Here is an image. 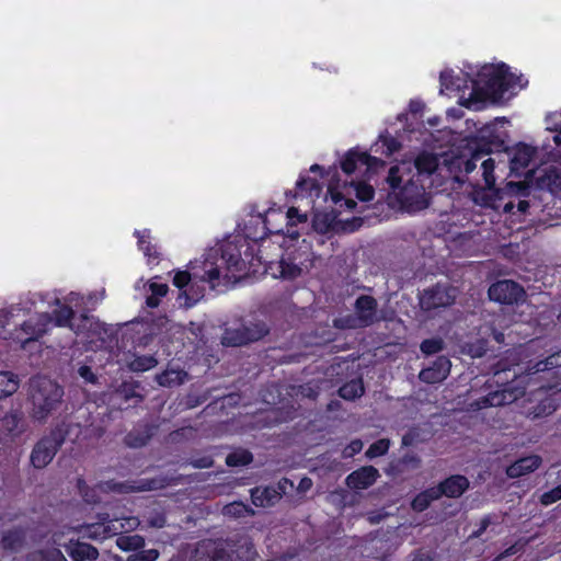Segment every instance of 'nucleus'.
Returning a JSON list of instances; mask_svg holds the SVG:
<instances>
[{
	"label": "nucleus",
	"mask_w": 561,
	"mask_h": 561,
	"mask_svg": "<svg viewBox=\"0 0 561 561\" xmlns=\"http://www.w3.org/2000/svg\"><path fill=\"white\" fill-rule=\"evenodd\" d=\"M93 296L84 298L78 293H70L62 299L56 298L53 316L48 313H39L31 317L25 321L12 336L14 343L21 347H25L27 343L36 341L46 333L53 325L69 327L80 342L85 344L90 350H96L103 346L110 333L108 330L93 317L82 314L78 320L72 321L73 311L93 306L91 302Z\"/></svg>",
	"instance_id": "nucleus-3"
},
{
	"label": "nucleus",
	"mask_w": 561,
	"mask_h": 561,
	"mask_svg": "<svg viewBox=\"0 0 561 561\" xmlns=\"http://www.w3.org/2000/svg\"><path fill=\"white\" fill-rule=\"evenodd\" d=\"M126 442L129 446H133V447H139V446H142L145 445L146 443V438H140V439H134L133 435L129 434L126 438Z\"/></svg>",
	"instance_id": "nucleus-55"
},
{
	"label": "nucleus",
	"mask_w": 561,
	"mask_h": 561,
	"mask_svg": "<svg viewBox=\"0 0 561 561\" xmlns=\"http://www.w3.org/2000/svg\"><path fill=\"white\" fill-rule=\"evenodd\" d=\"M411 561H432V559L427 552L417 551L412 556Z\"/></svg>",
	"instance_id": "nucleus-54"
},
{
	"label": "nucleus",
	"mask_w": 561,
	"mask_h": 561,
	"mask_svg": "<svg viewBox=\"0 0 561 561\" xmlns=\"http://www.w3.org/2000/svg\"><path fill=\"white\" fill-rule=\"evenodd\" d=\"M116 396L117 397H124L125 399H128L130 396H129V387L124 385L122 388H119L117 391H116Z\"/></svg>",
	"instance_id": "nucleus-60"
},
{
	"label": "nucleus",
	"mask_w": 561,
	"mask_h": 561,
	"mask_svg": "<svg viewBox=\"0 0 561 561\" xmlns=\"http://www.w3.org/2000/svg\"><path fill=\"white\" fill-rule=\"evenodd\" d=\"M524 289L513 280H499L489 288L491 300L512 305L518 302L524 296Z\"/></svg>",
	"instance_id": "nucleus-18"
},
{
	"label": "nucleus",
	"mask_w": 561,
	"mask_h": 561,
	"mask_svg": "<svg viewBox=\"0 0 561 561\" xmlns=\"http://www.w3.org/2000/svg\"><path fill=\"white\" fill-rule=\"evenodd\" d=\"M424 104L421 101H411L409 104V108L412 113H419L423 110Z\"/></svg>",
	"instance_id": "nucleus-56"
},
{
	"label": "nucleus",
	"mask_w": 561,
	"mask_h": 561,
	"mask_svg": "<svg viewBox=\"0 0 561 561\" xmlns=\"http://www.w3.org/2000/svg\"><path fill=\"white\" fill-rule=\"evenodd\" d=\"M389 445L390 443L388 439H379L369 446L366 451V456L370 459L382 456L388 451Z\"/></svg>",
	"instance_id": "nucleus-45"
},
{
	"label": "nucleus",
	"mask_w": 561,
	"mask_h": 561,
	"mask_svg": "<svg viewBox=\"0 0 561 561\" xmlns=\"http://www.w3.org/2000/svg\"><path fill=\"white\" fill-rule=\"evenodd\" d=\"M457 289L448 285L437 284L425 289L420 297V305L426 311L445 308L454 304Z\"/></svg>",
	"instance_id": "nucleus-13"
},
{
	"label": "nucleus",
	"mask_w": 561,
	"mask_h": 561,
	"mask_svg": "<svg viewBox=\"0 0 561 561\" xmlns=\"http://www.w3.org/2000/svg\"><path fill=\"white\" fill-rule=\"evenodd\" d=\"M23 541V534L20 530L9 531L3 536L2 543L5 549L16 550Z\"/></svg>",
	"instance_id": "nucleus-44"
},
{
	"label": "nucleus",
	"mask_w": 561,
	"mask_h": 561,
	"mask_svg": "<svg viewBox=\"0 0 561 561\" xmlns=\"http://www.w3.org/2000/svg\"><path fill=\"white\" fill-rule=\"evenodd\" d=\"M400 148L399 142L391 136L381 135L378 140L373 145L371 150L375 153L391 156Z\"/></svg>",
	"instance_id": "nucleus-33"
},
{
	"label": "nucleus",
	"mask_w": 561,
	"mask_h": 561,
	"mask_svg": "<svg viewBox=\"0 0 561 561\" xmlns=\"http://www.w3.org/2000/svg\"><path fill=\"white\" fill-rule=\"evenodd\" d=\"M135 236L138 238V247L139 250H141L145 254V256L148 257V264H151L153 260L158 257V252L156 250L154 245H151L150 243V232L149 230H136Z\"/></svg>",
	"instance_id": "nucleus-32"
},
{
	"label": "nucleus",
	"mask_w": 561,
	"mask_h": 561,
	"mask_svg": "<svg viewBox=\"0 0 561 561\" xmlns=\"http://www.w3.org/2000/svg\"><path fill=\"white\" fill-rule=\"evenodd\" d=\"M267 333V328L263 322H255L241 325L238 329H228L222 336V344L229 346H240L253 341H257Z\"/></svg>",
	"instance_id": "nucleus-14"
},
{
	"label": "nucleus",
	"mask_w": 561,
	"mask_h": 561,
	"mask_svg": "<svg viewBox=\"0 0 561 561\" xmlns=\"http://www.w3.org/2000/svg\"><path fill=\"white\" fill-rule=\"evenodd\" d=\"M30 561H67L61 551L50 548L47 551H36L30 556Z\"/></svg>",
	"instance_id": "nucleus-40"
},
{
	"label": "nucleus",
	"mask_w": 561,
	"mask_h": 561,
	"mask_svg": "<svg viewBox=\"0 0 561 561\" xmlns=\"http://www.w3.org/2000/svg\"><path fill=\"white\" fill-rule=\"evenodd\" d=\"M542 463L539 455H528L517 459L506 468V476L511 479H517L535 472Z\"/></svg>",
	"instance_id": "nucleus-21"
},
{
	"label": "nucleus",
	"mask_w": 561,
	"mask_h": 561,
	"mask_svg": "<svg viewBox=\"0 0 561 561\" xmlns=\"http://www.w3.org/2000/svg\"><path fill=\"white\" fill-rule=\"evenodd\" d=\"M488 193H477L474 201L483 206L494 207L493 201L490 198H486Z\"/></svg>",
	"instance_id": "nucleus-52"
},
{
	"label": "nucleus",
	"mask_w": 561,
	"mask_h": 561,
	"mask_svg": "<svg viewBox=\"0 0 561 561\" xmlns=\"http://www.w3.org/2000/svg\"><path fill=\"white\" fill-rule=\"evenodd\" d=\"M383 165V162L365 151L351 149L345 153L341 160V168L346 175H355L351 182L341 183L335 180L336 170H333L331 179L328 184V195L335 205L340 207L345 206L347 209H353L356 205L354 197L363 202L371 201L375 191L371 185L358 178L369 179L370 174Z\"/></svg>",
	"instance_id": "nucleus-5"
},
{
	"label": "nucleus",
	"mask_w": 561,
	"mask_h": 561,
	"mask_svg": "<svg viewBox=\"0 0 561 561\" xmlns=\"http://www.w3.org/2000/svg\"><path fill=\"white\" fill-rule=\"evenodd\" d=\"M440 93L458 98V103L473 111L511 99L524 89L527 80L512 72L504 62L467 65L459 72H440Z\"/></svg>",
	"instance_id": "nucleus-2"
},
{
	"label": "nucleus",
	"mask_w": 561,
	"mask_h": 561,
	"mask_svg": "<svg viewBox=\"0 0 561 561\" xmlns=\"http://www.w3.org/2000/svg\"><path fill=\"white\" fill-rule=\"evenodd\" d=\"M158 557L159 551L157 549H148L130 554L126 561H156Z\"/></svg>",
	"instance_id": "nucleus-46"
},
{
	"label": "nucleus",
	"mask_w": 561,
	"mask_h": 561,
	"mask_svg": "<svg viewBox=\"0 0 561 561\" xmlns=\"http://www.w3.org/2000/svg\"><path fill=\"white\" fill-rule=\"evenodd\" d=\"M485 154L488 153H484L483 151H476L470 159H453L450 161L449 169L451 172L457 169L459 173L470 174L473 170H476L477 163L481 161L480 168L482 171V178L484 181L485 188L492 191L496 181V178L494 175L496 162L495 159L491 157L483 159Z\"/></svg>",
	"instance_id": "nucleus-11"
},
{
	"label": "nucleus",
	"mask_w": 561,
	"mask_h": 561,
	"mask_svg": "<svg viewBox=\"0 0 561 561\" xmlns=\"http://www.w3.org/2000/svg\"><path fill=\"white\" fill-rule=\"evenodd\" d=\"M193 465L197 468H209L213 465V460L209 457H203L201 459L194 460Z\"/></svg>",
	"instance_id": "nucleus-53"
},
{
	"label": "nucleus",
	"mask_w": 561,
	"mask_h": 561,
	"mask_svg": "<svg viewBox=\"0 0 561 561\" xmlns=\"http://www.w3.org/2000/svg\"><path fill=\"white\" fill-rule=\"evenodd\" d=\"M559 500H561V484L548 492H545L540 497L541 504L546 506L551 505Z\"/></svg>",
	"instance_id": "nucleus-48"
},
{
	"label": "nucleus",
	"mask_w": 561,
	"mask_h": 561,
	"mask_svg": "<svg viewBox=\"0 0 561 561\" xmlns=\"http://www.w3.org/2000/svg\"><path fill=\"white\" fill-rule=\"evenodd\" d=\"M307 214L290 207L286 213L282 208L271 207L267 210H252L244 225V236L254 242L263 240L267 233L286 234L297 239L299 233L294 229L296 224L306 222Z\"/></svg>",
	"instance_id": "nucleus-6"
},
{
	"label": "nucleus",
	"mask_w": 561,
	"mask_h": 561,
	"mask_svg": "<svg viewBox=\"0 0 561 561\" xmlns=\"http://www.w3.org/2000/svg\"><path fill=\"white\" fill-rule=\"evenodd\" d=\"M420 182L413 173L412 161H402L389 170V196L408 211L423 209L428 205V196Z\"/></svg>",
	"instance_id": "nucleus-7"
},
{
	"label": "nucleus",
	"mask_w": 561,
	"mask_h": 561,
	"mask_svg": "<svg viewBox=\"0 0 561 561\" xmlns=\"http://www.w3.org/2000/svg\"><path fill=\"white\" fill-rule=\"evenodd\" d=\"M150 295L146 299V304L150 308L158 307L160 298L164 297L168 293V285L163 283L150 282L148 284Z\"/></svg>",
	"instance_id": "nucleus-35"
},
{
	"label": "nucleus",
	"mask_w": 561,
	"mask_h": 561,
	"mask_svg": "<svg viewBox=\"0 0 561 561\" xmlns=\"http://www.w3.org/2000/svg\"><path fill=\"white\" fill-rule=\"evenodd\" d=\"M127 486L124 484H117V483H102L96 485L95 488L91 490H87L83 493L84 501L88 503H96L101 501V497L99 496V493L104 491H117V492H126Z\"/></svg>",
	"instance_id": "nucleus-28"
},
{
	"label": "nucleus",
	"mask_w": 561,
	"mask_h": 561,
	"mask_svg": "<svg viewBox=\"0 0 561 561\" xmlns=\"http://www.w3.org/2000/svg\"><path fill=\"white\" fill-rule=\"evenodd\" d=\"M312 485V482L308 478L301 479L298 489L302 492L308 491Z\"/></svg>",
	"instance_id": "nucleus-59"
},
{
	"label": "nucleus",
	"mask_w": 561,
	"mask_h": 561,
	"mask_svg": "<svg viewBox=\"0 0 561 561\" xmlns=\"http://www.w3.org/2000/svg\"><path fill=\"white\" fill-rule=\"evenodd\" d=\"M78 374L87 382L94 383L96 381V376L91 370V368L87 365L80 366L78 369Z\"/></svg>",
	"instance_id": "nucleus-50"
},
{
	"label": "nucleus",
	"mask_w": 561,
	"mask_h": 561,
	"mask_svg": "<svg viewBox=\"0 0 561 561\" xmlns=\"http://www.w3.org/2000/svg\"><path fill=\"white\" fill-rule=\"evenodd\" d=\"M528 207H529V203L527 201H519L517 204V209L522 214L526 213Z\"/></svg>",
	"instance_id": "nucleus-61"
},
{
	"label": "nucleus",
	"mask_w": 561,
	"mask_h": 561,
	"mask_svg": "<svg viewBox=\"0 0 561 561\" xmlns=\"http://www.w3.org/2000/svg\"><path fill=\"white\" fill-rule=\"evenodd\" d=\"M116 545L121 550L133 551L138 550L145 545V539L139 535L119 536Z\"/></svg>",
	"instance_id": "nucleus-37"
},
{
	"label": "nucleus",
	"mask_w": 561,
	"mask_h": 561,
	"mask_svg": "<svg viewBox=\"0 0 561 561\" xmlns=\"http://www.w3.org/2000/svg\"><path fill=\"white\" fill-rule=\"evenodd\" d=\"M253 545L248 538H242L236 549H231L227 557L231 561H249L254 557Z\"/></svg>",
	"instance_id": "nucleus-29"
},
{
	"label": "nucleus",
	"mask_w": 561,
	"mask_h": 561,
	"mask_svg": "<svg viewBox=\"0 0 561 561\" xmlns=\"http://www.w3.org/2000/svg\"><path fill=\"white\" fill-rule=\"evenodd\" d=\"M252 455L247 450H237L227 456L226 462L228 466H244L251 462Z\"/></svg>",
	"instance_id": "nucleus-42"
},
{
	"label": "nucleus",
	"mask_w": 561,
	"mask_h": 561,
	"mask_svg": "<svg viewBox=\"0 0 561 561\" xmlns=\"http://www.w3.org/2000/svg\"><path fill=\"white\" fill-rule=\"evenodd\" d=\"M302 247L293 253H287L277 262H271L267 266V272L275 278H283L287 280L299 277L304 272H307L311 265L310 253L308 247Z\"/></svg>",
	"instance_id": "nucleus-10"
},
{
	"label": "nucleus",
	"mask_w": 561,
	"mask_h": 561,
	"mask_svg": "<svg viewBox=\"0 0 561 561\" xmlns=\"http://www.w3.org/2000/svg\"><path fill=\"white\" fill-rule=\"evenodd\" d=\"M207 546H216L214 548L215 549V554L213 556V560H219V559L224 558V553H225V549L224 548L218 549V545L217 543H208ZM219 546H221V543H219Z\"/></svg>",
	"instance_id": "nucleus-58"
},
{
	"label": "nucleus",
	"mask_w": 561,
	"mask_h": 561,
	"mask_svg": "<svg viewBox=\"0 0 561 561\" xmlns=\"http://www.w3.org/2000/svg\"><path fill=\"white\" fill-rule=\"evenodd\" d=\"M492 334L497 343L504 342V334L502 332H499L496 329H492Z\"/></svg>",
	"instance_id": "nucleus-62"
},
{
	"label": "nucleus",
	"mask_w": 561,
	"mask_h": 561,
	"mask_svg": "<svg viewBox=\"0 0 561 561\" xmlns=\"http://www.w3.org/2000/svg\"><path fill=\"white\" fill-rule=\"evenodd\" d=\"M244 244L243 237H229L208 248L202 260L191 262V272H176L173 284L181 290L179 304L186 308L194 306L204 297L205 284L214 289L239 280L247 273L248 254L244 252L243 257L241 253Z\"/></svg>",
	"instance_id": "nucleus-1"
},
{
	"label": "nucleus",
	"mask_w": 561,
	"mask_h": 561,
	"mask_svg": "<svg viewBox=\"0 0 561 561\" xmlns=\"http://www.w3.org/2000/svg\"><path fill=\"white\" fill-rule=\"evenodd\" d=\"M248 512V507L243 503L233 502L224 507V514L228 516L240 517Z\"/></svg>",
	"instance_id": "nucleus-47"
},
{
	"label": "nucleus",
	"mask_w": 561,
	"mask_h": 561,
	"mask_svg": "<svg viewBox=\"0 0 561 561\" xmlns=\"http://www.w3.org/2000/svg\"><path fill=\"white\" fill-rule=\"evenodd\" d=\"M187 374L181 369L169 368L157 376V381L163 387L179 386L184 382Z\"/></svg>",
	"instance_id": "nucleus-31"
},
{
	"label": "nucleus",
	"mask_w": 561,
	"mask_h": 561,
	"mask_svg": "<svg viewBox=\"0 0 561 561\" xmlns=\"http://www.w3.org/2000/svg\"><path fill=\"white\" fill-rule=\"evenodd\" d=\"M334 219L335 216L331 214L316 213L313 216V227L317 231L325 233L331 229Z\"/></svg>",
	"instance_id": "nucleus-41"
},
{
	"label": "nucleus",
	"mask_w": 561,
	"mask_h": 561,
	"mask_svg": "<svg viewBox=\"0 0 561 561\" xmlns=\"http://www.w3.org/2000/svg\"><path fill=\"white\" fill-rule=\"evenodd\" d=\"M19 386L20 380L16 375L11 371H0V400L15 393Z\"/></svg>",
	"instance_id": "nucleus-30"
},
{
	"label": "nucleus",
	"mask_w": 561,
	"mask_h": 561,
	"mask_svg": "<svg viewBox=\"0 0 561 561\" xmlns=\"http://www.w3.org/2000/svg\"><path fill=\"white\" fill-rule=\"evenodd\" d=\"M451 363L445 357H438L432 366L420 371L419 378L426 383H436L445 380L450 373Z\"/></svg>",
	"instance_id": "nucleus-20"
},
{
	"label": "nucleus",
	"mask_w": 561,
	"mask_h": 561,
	"mask_svg": "<svg viewBox=\"0 0 561 561\" xmlns=\"http://www.w3.org/2000/svg\"><path fill=\"white\" fill-rule=\"evenodd\" d=\"M340 396L346 400L359 398L364 393V386L362 380H352L339 390Z\"/></svg>",
	"instance_id": "nucleus-38"
},
{
	"label": "nucleus",
	"mask_w": 561,
	"mask_h": 561,
	"mask_svg": "<svg viewBox=\"0 0 561 561\" xmlns=\"http://www.w3.org/2000/svg\"><path fill=\"white\" fill-rule=\"evenodd\" d=\"M158 360L151 355L136 356L128 366L133 371H146L156 367Z\"/></svg>",
	"instance_id": "nucleus-39"
},
{
	"label": "nucleus",
	"mask_w": 561,
	"mask_h": 561,
	"mask_svg": "<svg viewBox=\"0 0 561 561\" xmlns=\"http://www.w3.org/2000/svg\"><path fill=\"white\" fill-rule=\"evenodd\" d=\"M506 123L507 121L504 118H499L484 125L479 130V139L484 144V146H488L486 153L505 149V142L508 138L507 130L505 129Z\"/></svg>",
	"instance_id": "nucleus-15"
},
{
	"label": "nucleus",
	"mask_w": 561,
	"mask_h": 561,
	"mask_svg": "<svg viewBox=\"0 0 561 561\" xmlns=\"http://www.w3.org/2000/svg\"><path fill=\"white\" fill-rule=\"evenodd\" d=\"M514 208H515L514 203H513V202H508V203H506V204L504 205L503 210H504V213L510 214V213H513Z\"/></svg>",
	"instance_id": "nucleus-63"
},
{
	"label": "nucleus",
	"mask_w": 561,
	"mask_h": 561,
	"mask_svg": "<svg viewBox=\"0 0 561 561\" xmlns=\"http://www.w3.org/2000/svg\"><path fill=\"white\" fill-rule=\"evenodd\" d=\"M363 449V442L360 439L352 440L343 450V457L351 458Z\"/></svg>",
	"instance_id": "nucleus-49"
},
{
	"label": "nucleus",
	"mask_w": 561,
	"mask_h": 561,
	"mask_svg": "<svg viewBox=\"0 0 561 561\" xmlns=\"http://www.w3.org/2000/svg\"><path fill=\"white\" fill-rule=\"evenodd\" d=\"M66 551L73 561L95 560L99 551L95 547L80 541H70L66 546Z\"/></svg>",
	"instance_id": "nucleus-25"
},
{
	"label": "nucleus",
	"mask_w": 561,
	"mask_h": 561,
	"mask_svg": "<svg viewBox=\"0 0 561 561\" xmlns=\"http://www.w3.org/2000/svg\"><path fill=\"white\" fill-rule=\"evenodd\" d=\"M378 476L379 472L376 468L371 466L363 467L348 474L346 484L353 490H364L374 484Z\"/></svg>",
	"instance_id": "nucleus-22"
},
{
	"label": "nucleus",
	"mask_w": 561,
	"mask_h": 561,
	"mask_svg": "<svg viewBox=\"0 0 561 561\" xmlns=\"http://www.w3.org/2000/svg\"><path fill=\"white\" fill-rule=\"evenodd\" d=\"M321 194V186L316 180L301 175L296 184L295 197L306 199L307 206L314 207V201Z\"/></svg>",
	"instance_id": "nucleus-23"
},
{
	"label": "nucleus",
	"mask_w": 561,
	"mask_h": 561,
	"mask_svg": "<svg viewBox=\"0 0 561 561\" xmlns=\"http://www.w3.org/2000/svg\"><path fill=\"white\" fill-rule=\"evenodd\" d=\"M0 424L2 431L12 439L20 437L28 428L23 412L18 409L7 412L1 419Z\"/></svg>",
	"instance_id": "nucleus-19"
},
{
	"label": "nucleus",
	"mask_w": 561,
	"mask_h": 561,
	"mask_svg": "<svg viewBox=\"0 0 561 561\" xmlns=\"http://www.w3.org/2000/svg\"><path fill=\"white\" fill-rule=\"evenodd\" d=\"M444 342L439 337L427 339L421 343V351L425 355H433L443 350Z\"/></svg>",
	"instance_id": "nucleus-43"
},
{
	"label": "nucleus",
	"mask_w": 561,
	"mask_h": 561,
	"mask_svg": "<svg viewBox=\"0 0 561 561\" xmlns=\"http://www.w3.org/2000/svg\"><path fill=\"white\" fill-rule=\"evenodd\" d=\"M62 443V437L59 432L51 433L50 436L43 438L34 447L31 461L35 468H44L54 458L57 449Z\"/></svg>",
	"instance_id": "nucleus-17"
},
{
	"label": "nucleus",
	"mask_w": 561,
	"mask_h": 561,
	"mask_svg": "<svg viewBox=\"0 0 561 561\" xmlns=\"http://www.w3.org/2000/svg\"><path fill=\"white\" fill-rule=\"evenodd\" d=\"M148 525L154 528H162L165 524V518L161 513H156L153 516L148 517Z\"/></svg>",
	"instance_id": "nucleus-51"
},
{
	"label": "nucleus",
	"mask_w": 561,
	"mask_h": 561,
	"mask_svg": "<svg viewBox=\"0 0 561 561\" xmlns=\"http://www.w3.org/2000/svg\"><path fill=\"white\" fill-rule=\"evenodd\" d=\"M546 129L554 135L543 142L539 151L523 142L505 151L512 172L522 175L535 159H539V167L531 170L538 184L550 191L561 190V111L546 116Z\"/></svg>",
	"instance_id": "nucleus-4"
},
{
	"label": "nucleus",
	"mask_w": 561,
	"mask_h": 561,
	"mask_svg": "<svg viewBox=\"0 0 561 561\" xmlns=\"http://www.w3.org/2000/svg\"><path fill=\"white\" fill-rule=\"evenodd\" d=\"M524 394V388L517 385L506 386L504 389L494 391L470 404L472 410H481L489 407H501L516 401Z\"/></svg>",
	"instance_id": "nucleus-16"
},
{
	"label": "nucleus",
	"mask_w": 561,
	"mask_h": 561,
	"mask_svg": "<svg viewBox=\"0 0 561 561\" xmlns=\"http://www.w3.org/2000/svg\"><path fill=\"white\" fill-rule=\"evenodd\" d=\"M516 551H517V550H516L515 546H513V547L508 548V549L505 551V553H504V554H505V556H511V554L516 553Z\"/></svg>",
	"instance_id": "nucleus-64"
},
{
	"label": "nucleus",
	"mask_w": 561,
	"mask_h": 561,
	"mask_svg": "<svg viewBox=\"0 0 561 561\" xmlns=\"http://www.w3.org/2000/svg\"><path fill=\"white\" fill-rule=\"evenodd\" d=\"M561 366V351L549 356L545 360L536 363L534 366L527 365L526 370L528 374H535L538 371H545L553 367Z\"/></svg>",
	"instance_id": "nucleus-36"
},
{
	"label": "nucleus",
	"mask_w": 561,
	"mask_h": 561,
	"mask_svg": "<svg viewBox=\"0 0 561 561\" xmlns=\"http://www.w3.org/2000/svg\"><path fill=\"white\" fill-rule=\"evenodd\" d=\"M440 497V491L436 488L427 489L426 491L417 494L412 502L414 511L422 512L428 507L431 502Z\"/></svg>",
	"instance_id": "nucleus-34"
},
{
	"label": "nucleus",
	"mask_w": 561,
	"mask_h": 561,
	"mask_svg": "<svg viewBox=\"0 0 561 561\" xmlns=\"http://www.w3.org/2000/svg\"><path fill=\"white\" fill-rule=\"evenodd\" d=\"M64 397L62 388L46 377H34L30 382V415L33 421L44 423L58 409Z\"/></svg>",
	"instance_id": "nucleus-8"
},
{
	"label": "nucleus",
	"mask_w": 561,
	"mask_h": 561,
	"mask_svg": "<svg viewBox=\"0 0 561 561\" xmlns=\"http://www.w3.org/2000/svg\"><path fill=\"white\" fill-rule=\"evenodd\" d=\"M489 524H490V518L489 517L483 518L481 520L480 528L477 531H474L472 536L479 537L486 529Z\"/></svg>",
	"instance_id": "nucleus-57"
},
{
	"label": "nucleus",
	"mask_w": 561,
	"mask_h": 561,
	"mask_svg": "<svg viewBox=\"0 0 561 561\" xmlns=\"http://www.w3.org/2000/svg\"><path fill=\"white\" fill-rule=\"evenodd\" d=\"M140 522L135 516L122 518L102 517L96 523L80 526L77 531L83 537L92 540H104L106 538L128 533L136 529Z\"/></svg>",
	"instance_id": "nucleus-9"
},
{
	"label": "nucleus",
	"mask_w": 561,
	"mask_h": 561,
	"mask_svg": "<svg viewBox=\"0 0 561 561\" xmlns=\"http://www.w3.org/2000/svg\"><path fill=\"white\" fill-rule=\"evenodd\" d=\"M252 502L255 506H270L273 505L280 494L274 488H256L251 493Z\"/></svg>",
	"instance_id": "nucleus-27"
},
{
	"label": "nucleus",
	"mask_w": 561,
	"mask_h": 561,
	"mask_svg": "<svg viewBox=\"0 0 561 561\" xmlns=\"http://www.w3.org/2000/svg\"><path fill=\"white\" fill-rule=\"evenodd\" d=\"M469 486V481L463 476H451L442 482L436 489L440 491V496L446 495L448 497L460 496Z\"/></svg>",
	"instance_id": "nucleus-24"
},
{
	"label": "nucleus",
	"mask_w": 561,
	"mask_h": 561,
	"mask_svg": "<svg viewBox=\"0 0 561 561\" xmlns=\"http://www.w3.org/2000/svg\"><path fill=\"white\" fill-rule=\"evenodd\" d=\"M377 302L370 296H360L355 304V316L339 318L334 321L337 328L355 329L373 324L376 320Z\"/></svg>",
	"instance_id": "nucleus-12"
},
{
	"label": "nucleus",
	"mask_w": 561,
	"mask_h": 561,
	"mask_svg": "<svg viewBox=\"0 0 561 561\" xmlns=\"http://www.w3.org/2000/svg\"><path fill=\"white\" fill-rule=\"evenodd\" d=\"M412 167L417 181H422L423 176L430 175L438 169V160L436 156L424 152L412 162Z\"/></svg>",
	"instance_id": "nucleus-26"
}]
</instances>
